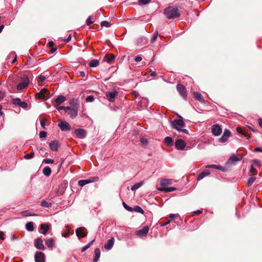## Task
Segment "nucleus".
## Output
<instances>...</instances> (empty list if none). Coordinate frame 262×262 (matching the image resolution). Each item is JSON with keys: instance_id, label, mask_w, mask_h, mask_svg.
Returning <instances> with one entry per match:
<instances>
[{"instance_id": "1", "label": "nucleus", "mask_w": 262, "mask_h": 262, "mask_svg": "<svg viewBox=\"0 0 262 262\" xmlns=\"http://www.w3.org/2000/svg\"><path fill=\"white\" fill-rule=\"evenodd\" d=\"M164 13L166 17L168 19H173L179 17L181 15V13L178 8L173 7H168L164 10Z\"/></svg>"}, {"instance_id": "2", "label": "nucleus", "mask_w": 262, "mask_h": 262, "mask_svg": "<svg viewBox=\"0 0 262 262\" xmlns=\"http://www.w3.org/2000/svg\"><path fill=\"white\" fill-rule=\"evenodd\" d=\"M171 126L173 128L177 129L179 132H182L184 134H188V132L186 129H182L185 125V123L182 119H174L171 121Z\"/></svg>"}, {"instance_id": "3", "label": "nucleus", "mask_w": 262, "mask_h": 262, "mask_svg": "<svg viewBox=\"0 0 262 262\" xmlns=\"http://www.w3.org/2000/svg\"><path fill=\"white\" fill-rule=\"evenodd\" d=\"M70 104L72 105V107H70V109L68 110L67 113L70 115L71 118L74 119L77 116L79 104L75 102L74 100L71 101Z\"/></svg>"}, {"instance_id": "4", "label": "nucleus", "mask_w": 262, "mask_h": 262, "mask_svg": "<svg viewBox=\"0 0 262 262\" xmlns=\"http://www.w3.org/2000/svg\"><path fill=\"white\" fill-rule=\"evenodd\" d=\"M29 83V80L27 76H24L21 78L20 81L17 85V89L18 91L22 90L26 88Z\"/></svg>"}, {"instance_id": "5", "label": "nucleus", "mask_w": 262, "mask_h": 262, "mask_svg": "<svg viewBox=\"0 0 262 262\" xmlns=\"http://www.w3.org/2000/svg\"><path fill=\"white\" fill-rule=\"evenodd\" d=\"M36 97L39 99L47 100L50 97V92L47 89L43 88L36 94Z\"/></svg>"}, {"instance_id": "6", "label": "nucleus", "mask_w": 262, "mask_h": 262, "mask_svg": "<svg viewBox=\"0 0 262 262\" xmlns=\"http://www.w3.org/2000/svg\"><path fill=\"white\" fill-rule=\"evenodd\" d=\"M43 239L40 237H38L34 240V245L36 249L44 250L45 249V247L43 244Z\"/></svg>"}, {"instance_id": "7", "label": "nucleus", "mask_w": 262, "mask_h": 262, "mask_svg": "<svg viewBox=\"0 0 262 262\" xmlns=\"http://www.w3.org/2000/svg\"><path fill=\"white\" fill-rule=\"evenodd\" d=\"M177 90L181 96H182L184 99L186 98L187 91L185 87L183 85L181 84H178L177 85Z\"/></svg>"}, {"instance_id": "8", "label": "nucleus", "mask_w": 262, "mask_h": 262, "mask_svg": "<svg viewBox=\"0 0 262 262\" xmlns=\"http://www.w3.org/2000/svg\"><path fill=\"white\" fill-rule=\"evenodd\" d=\"M66 100V97L63 95H59L54 99V106L57 107Z\"/></svg>"}, {"instance_id": "9", "label": "nucleus", "mask_w": 262, "mask_h": 262, "mask_svg": "<svg viewBox=\"0 0 262 262\" xmlns=\"http://www.w3.org/2000/svg\"><path fill=\"white\" fill-rule=\"evenodd\" d=\"M34 258L35 262H45V255L42 252H37Z\"/></svg>"}, {"instance_id": "10", "label": "nucleus", "mask_w": 262, "mask_h": 262, "mask_svg": "<svg viewBox=\"0 0 262 262\" xmlns=\"http://www.w3.org/2000/svg\"><path fill=\"white\" fill-rule=\"evenodd\" d=\"M74 132L76 137L79 139H83L86 136V131L84 129H76Z\"/></svg>"}, {"instance_id": "11", "label": "nucleus", "mask_w": 262, "mask_h": 262, "mask_svg": "<svg viewBox=\"0 0 262 262\" xmlns=\"http://www.w3.org/2000/svg\"><path fill=\"white\" fill-rule=\"evenodd\" d=\"M118 92L116 91L114 92H106L105 93V96L107 99V100L110 102H114L115 100V98L117 95Z\"/></svg>"}, {"instance_id": "12", "label": "nucleus", "mask_w": 262, "mask_h": 262, "mask_svg": "<svg viewBox=\"0 0 262 262\" xmlns=\"http://www.w3.org/2000/svg\"><path fill=\"white\" fill-rule=\"evenodd\" d=\"M222 132V129L219 124L213 125L212 127V133L215 136H219Z\"/></svg>"}, {"instance_id": "13", "label": "nucleus", "mask_w": 262, "mask_h": 262, "mask_svg": "<svg viewBox=\"0 0 262 262\" xmlns=\"http://www.w3.org/2000/svg\"><path fill=\"white\" fill-rule=\"evenodd\" d=\"M231 134V132L229 130L225 129L222 137L220 139V142L221 143L226 142L228 138L230 137Z\"/></svg>"}, {"instance_id": "14", "label": "nucleus", "mask_w": 262, "mask_h": 262, "mask_svg": "<svg viewBox=\"0 0 262 262\" xmlns=\"http://www.w3.org/2000/svg\"><path fill=\"white\" fill-rule=\"evenodd\" d=\"M58 126L62 131H68L71 129V126L70 124L66 121H61L58 124Z\"/></svg>"}, {"instance_id": "15", "label": "nucleus", "mask_w": 262, "mask_h": 262, "mask_svg": "<svg viewBox=\"0 0 262 262\" xmlns=\"http://www.w3.org/2000/svg\"><path fill=\"white\" fill-rule=\"evenodd\" d=\"M186 146L185 142L181 139L177 140L175 142L176 148L179 150L183 149Z\"/></svg>"}, {"instance_id": "16", "label": "nucleus", "mask_w": 262, "mask_h": 262, "mask_svg": "<svg viewBox=\"0 0 262 262\" xmlns=\"http://www.w3.org/2000/svg\"><path fill=\"white\" fill-rule=\"evenodd\" d=\"M148 230H149V228H148V226H145L143 227L142 229L138 230L136 234H137V235L139 236H145L147 234V233H148Z\"/></svg>"}, {"instance_id": "17", "label": "nucleus", "mask_w": 262, "mask_h": 262, "mask_svg": "<svg viewBox=\"0 0 262 262\" xmlns=\"http://www.w3.org/2000/svg\"><path fill=\"white\" fill-rule=\"evenodd\" d=\"M243 157V155H238V156H236L235 155H232L229 159V160L233 163V164H235L236 162L241 161Z\"/></svg>"}, {"instance_id": "18", "label": "nucleus", "mask_w": 262, "mask_h": 262, "mask_svg": "<svg viewBox=\"0 0 262 262\" xmlns=\"http://www.w3.org/2000/svg\"><path fill=\"white\" fill-rule=\"evenodd\" d=\"M49 147L51 150L56 151L58 149V142L56 140L51 141L49 143Z\"/></svg>"}, {"instance_id": "19", "label": "nucleus", "mask_w": 262, "mask_h": 262, "mask_svg": "<svg viewBox=\"0 0 262 262\" xmlns=\"http://www.w3.org/2000/svg\"><path fill=\"white\" fill-rule=\"evenodd\" d=\"M76 234L79 238L85 237L86 234L83 232V228L79 227L76 230Z\"/></svg>"}, {"instance_id": "20", "label": "nucleus", "mask_w": 262, "mask_h": 262, "mask_svg": "<svg viewBox=\"0 0 262 262\" xmlns=\"http://www.w3.org/2000/svg\"><path fill=\"white\" fill-rule=\"evenodd\" d=\"M114 237L110 238L108 241L107 243L104 245L105 249L108 250H111L114 245Z\"/></svg>"}, {"instance_id": "21", "label": "nucleus", "mask_w": 262, "mask_h": 262, "mask_svg": "<svg viewBox=\"0 0 262 262\" xmlns=\"http://www.w3.org/2000/svg\"><path fill=\"white\" fill-rule=\"evenodd\" d=\"M193 97L195 98V99L202 102H205V100H204L203 96L202 95L199 93L198 92H194L193 93Z\"/></svg>"}, {"instance_id": "22", "label": "nucleus", "mask_w": 262, "mask_h": 262, "mask_svg": "<svg viewBox=\"0 0 262 262\" xmlns=\"http://www.w3.org/2000/svg\"><path fill=\"white\" fill-rule=\"evenodd\" d=\"M210 174V172L208 170H204L201 172L197 177V180L200 181L204 177L209 176Z\"/></svg>"}, {"instance_id": "23", "label": "nucleus", "mask_w": 262, "mask_h": 262, "mask_svg": "<svg viewBox=\"0 0 262 262\" xmlns=\"http://www.w3.org/2000/svg\"><path fill=\"white\" fill-rule=\"evenodd\" d=\"M50 226L47 224H41L40 225V229L42 230V233L46 235L49 229Z\"/></svg>"}, {"instance_id": "24", "label": "nucleus", "mask_w": 262, "mask_h": 262, "mask_svg": "<svg viewBox=\"0 0 262 262\" xmlns=\"http://www.w3.org/2000/svg\"><path fill=\"white\" fill-rule=\"evenodd\" d=\"M100 256V250L99 249L97 248L95 250V257L93 260L94 262H97Z\"/></svg>"}, {"instance_id": "25", "label": "nucleus", "mask_w": 262, "mask_h": 262, "mask_svg": "<svg viewBox=\"0 0 262 262\" xmlns=\"http://www.w3.org/2000/svg\"><path fill=\"white\" fill-rule=\"evenodd\" d=\"M115 56L113 54H106L104 57V60L108 63H110L114 59Z\"/></svg>"}, {"instance_id": "26", "label": "nucleus", "mask_w": 262, "mask_h": 262, "mask_svg": "<svg viewBox=\"0 0 262 262\" xmlns=\"http://www.w3.org/2000/svg\"><path fill=\"white\" fill-rule=\"evenodd\" d=\"M172 183V180L170 179H163L160 182L161 186H165L167 185H170Z\"/></svg>"}, {"instance_id": "27", "label": "nucleus", "mask_w": 262, "mask_h": 262, "mask_svg": "<svg viewBox=\"0 0 262 262\" xmlns=\"http://www.w3.org/2000/svg\"><path fill=\"white\" fill-rule=\"evenodd\" d=\"M46 244L49 248H52L54 246V241L52 238L47 239Z\"/></svg>"}, {"instance_id": "28", "label": "nucleus", "mask_w": 262, "mask_h": 262, "mask_svg": "<svg viewBox=\"0 0 262 262\" xmlns=\"http://www.w3.org/2000/svg\"><path fill=\"white\" fill-rule=\"evenodd\" d=\"M256 175V174H253L250 176V178H249V180H248V183H247V184L249 186L252 185L253 184V183H254V182L255 181Z\"/></svg>"}, {"instance_id": "29", "label": "nucleus", "mask_w": 262, "mask_h": 262, "mask_svg": "<svg viewBox=\"0 0 262 262\" xmlns=\"http://www.w3.org/2000/svg\"><path fill=\"white\" fill-rule=\"evenodd\" d=\"M99 64V61L97 59H93L91 60L89 63V65L91 68H95L97 67Z\"/></svg>"}, {"instance_id": "30", "label": "nucleus", "mask_w": 262, "mask_h": 262, "mask_svg": "<svg viewBox=\"0 0 262 262\" xmlns=\"http://www.w3.org/2000/svg\"><path fill=\"white\" fill-rule=\"evenodd\" d=\"M42 172L45 176L48 177L51 173V169L49 166H46L43 168Z\"/></svg>"}, {"instance_id": "31", "label": "nucleus", "mask_w": 262, "mask_h": 262, "mask_svg": "<svg viewBox=\"0 0 262 262\" xmlns=\"http://www.w3.org/2000/svg\"><path fill=\"white\" fill-rule=\"evenodd\" d=\"M161 191H164L165 192H171L176 190V188L173 187H165V188H160L158 189Z\"/></svg>"}, {"instance_id": "32", "label": "nucleus", "mask_w": 262, "mask_h": 262, "mask_svg": "<svg viewBox=\"0 0 262 262\" xmlns=\"http://www.w3.org/2000/svg\"><path fill=\"white\" fill-rule=\"evenodd\" d=\"M164 142L168 146H171L173 144L172 138L170 137H166L164 139Z\"/></svg>"}, {"instance_id": "33", "label": "nucleus", "mask_w": 262, "mask_h": 262, "mask_svg": "<svg viewBox=\"0 0 262 262\" xmlns=\"http://www.w3.org/2000/svg\"><path fill=\"white\" fill-rule=\"evenodd\" d=\"M143 184V183L142 182H140L139 183H137L135 184V185H134L133 186H132L131 190L132 191H135V190L138 189L141 186H142Z\"/></svg>"}, {"instance_id": "34", "label": "nucleus", "mask_w": 262, "mask_h": 262, "mask_svg": "<svg viewBox=\"0 0 262 262\" xmlns=\"http://www.w3.org/2000/svg\"><path fill=\"white\" fill-rule=\"evenodd\" d=\"M26 228L29 231H32L34 230L33 223L32 222H29L26 224Z\"/></svg>"}, {"instance_id": "35", "label": "nucleus", "mask_w": 262, "mask_h": 262, "mask_svg": "<svg viewBox=\"0 0 262 262\" xmlns=\"http://www.w3.org/2000/svg\"><path fill=\"white\" fill-rule=\"evenodd\" d=\"M206 168H211L213 169H217L219 170H222V167L220 165H217L215 164L207 165L205 166Z\"/></svg>"}, {"instance_id": "36", "label": "nucleus", "mask_w": 262, "mask_h": 262, "mask_svg": "<svg viewBox=\"0 0 262 262\" xmlns=\"http://www.w3.org/2000/svg\"><path fill=\"white\" fill-rule=\"evenodd\" d=\"M158 34H159V32L158 31H156L154 32V33L153 34L152 36L150 39V42L151 43H154L155 42V41L156 40V39L158 37Z\"/></svg>"}, {"instance_id": "37", "label": "nucleus", "mask_w": 262, "mask_h": 262, "mask_svg": "<svg viewBox=\"0 0 262 262\" xmlns=\"http://www.w3.org/2000/svg\"><path fill=\"white\" fill-rule=\"evenodd\" d=\"M94 241L95 239H93L92 241H91L86 246L83 247L81 249V252H83L88 248H89L93 245Z\"/></svg>"}, {"instance_id": "38", "label": "nucleus", "mask_w": 262, "mask_h": 262, "mask_svg": "<svg viewBox=\"0 0 262 262\" xmlns=\"http://www.w3.org/2000/svg\"><path fill=\"white\" fill-rule=\"evenodd\" d=\"M52 204L51 203L47 202L45 200H43L41 203V206L43 207L49 208L51 206Z\"/></svg>"}, {"instance_id": "39", "label": "nucleus", "mask_w": 262, "mask_h": 262, "mask_svg": "<svg viewBox=\"0 0 262 262\" xmlns=\"http://www.w3.org/2000/svg\"><path fill=\"white\" fill-rule=\"evenodd\" d=\"M34 152L33 151H32L29 154L25 155L24 156V158L25 159L29 160V159H32L34 157Z\"/></svg>"}, {"instance_id": "40", "label": "nucleus", "mask_w": 262, "mask_h": 262, "mask_svg": "<svg viewBox=\"0 0 262 262\" xmlns=\"http://www.w3.org/2000/svg\"><path fill=\"white\" fill-rule=\"evenodd\" d=\"M56 107L57 108V109L58 111L63 110L65 111L66 112H68V110L70 109V106H58L57 107Z\"/></svg>"}, {"instance_id": "41", "label": "nucleus", "mask_w": 262, "mask_h": 262, "mask_svg": "<svg viewBox=\"0 0 262 262\" xmlns=\"http://www.w3.org/2000/svg\"><path fill=\"white\" fill-rule=\"evenodd\" d=\"M101 27H109L111 26V24L110 22L107 21H102L101 23Z\"/></svg>"}, {"instance_id": "42", "label": "nucleus", "mask_w": 262, "mask_h": 262, "mask_svg": "<svg viewBox=\"0 0 262 262\" xmlns=\"http://www.w3.org/2000/svg\"><path fill=\"white\" fill-rule=\"evenodd\" d=\"M21 100L19 98H15L13 99V103L14 104L19 106L21 102Z\"/></svg>"}, {"instance_id": "43", "label": "nucleus", "mask_w": 262, "mask_h": 262, "mask_svg": "<svg viewBox=\"0 0 262 262\" xmlns=\"http://www.w3.org/2000/svg\"><path fill=\"white\" fill-rule=\"evenodd\" d=\"M150 1L151 0H139L138 2L139 5H145L148 4L150 2Z\"/></svg>"}, {"instance_id": "44", "label": "nucleus", "mask_w": 262, "mask_h": 262, "mask_svg": "<svg viewBox=\"0 0 262 262\" xmlns=\"http://www.w3.org/2000/svg\"><path fill=\"white\" fill-rule=\"evenodd\" d=\"M135 210L137 212L141 213H143L144 212L143 210L140 207H139L138 206H136L135 207Z\"/></svg>"}, {"instance_id": "45", "label": "nucleus", "mask_w": 262, "mask_h": 262, "mask_svg": "<svg viewBox=\"0 0 262 262\" xmlns=\"http://www.w3.org/2000/svg\"><path fill=\"white\" fill-rule=\"evenodd\" d=\"M94 99V96L90 95L86 97V98L85 99V101L87 102H92V101H93Z\"/></svg>"}, {"instance_id": "46", "label": "nucleus", "mask_w": 262, "mask_h": 262, "mask_svg": "<svg viewBox=\"0 0 262 262\" xmlns=\"http://www.w3.org/2000/svg\"><path fill=\"white\" fill-rule=\"evenodd\" d=\"M43 162L46 164H51L54 162V160L51 159H44L43 160Z\"/></svg>"}, {"instance_id": "47", "label": "nucleus", "mask_w": 262, "mask_h": 262, "mask_svg": "<svg viewBox=\"0 0 262 262\" xmlns=\"http://www.w3.org/2000/svg\"><path fill=\"white\" fill-rule=\"evenodd\" d=\"M54 45V43L53 41H49L48 43V47L51 49H57V48H54L53 46Z\"/></svg>"}, {"instance_id": "48", "label": "nucleus", "mask_w": 262, "mask_h": 262, "mask_svg": "<svg viewBox=\"0 0 262 262\" xmlns=\"http://www.w3.org/2000/svg\"><path fill=\"white\" fill-rule=\"evenodd\" d=\"M39 135L40 138H45L47 136V133L44 131H42L39 133Z\"/></svg>"}, {"instance_id": "49", "label": "nucleus", "mask_w": 262, "mask_h": 262, "mask_svg": "<svg viewBox=\"0 0 262 262\" xmlns=\"http://www.w3.org/2000/svg\"><path fill=\"white\" fill-rule=\"evenodd\" d=\"M92 16H89L86 19V23L88 26L91 25L93 22L91 20Z\"/></svg>"}, {"instance_id": "50", "label": "nucleus", "mask_w": 262, "mask_h": 262, "mask_svg": "<svg viewBox=\"0 0 262 262\" xmlns=\"http://www.w3.org/2000/svg\"><path fill=\"white\" fill-rule=\"evenodd\" d=\"M28 106V104L26 102H24V101H21L20 103V105L19 106H21V107L23 108H26Z\"/></svg>"}, {"instance_id": "51", "label": "nucleus", "mask_w": 262, "mask_h": 262, "mask_svg": "<svg viewBox=\"0 0 262 262\" xmlns=\"http://www.w3.org/2000/svg\"><path fill=\"white\" fill-rule=\"evenodd\" d=\"M45 122H46V119H45V118L41 119V120L40 121L41 126L43 129H46V128H45Z\"/></svg>"}, {"instance_id": "52", "label": "nucleus", "mask_w": 262, "mask_h": 262, "mask_svg": "<svg viewBox=\"0 0 262 262\" xmlns=\"http://www.w3.org/2000/svg\"><path fill=\"white\" fill-rule=\"evenodd\" d=\"M123 205L124 206V207L127 210H128V211H132L133 209L132 207H129L128 206H127L124 202L123 203Z\"/></svg>"}, {"instance_id": "53", "label": "nucleus", "mask_w": 262, "mask_h": 262, "mask_svg": "<svg viewBox=\"0 0 262 262\" xmlns=\"http://www.w3.org/2000/svg\"><path fill=\"white\" fill-rule=\"evenodd\" d=\"M38 79L40 82H42L46 79V77L43 75H40L38 76Z\"/></svg>"}, {"instance_id": "54", "label": "nucleus", "mask_w": 262, "mask_h": 262, "mask_svg": "<svg viewBox=\"0 0 262 262\" xmlns=\"http://www.w3.org/2000/svg\"><path fill=\"white\" fill-rule=\"evenodd\" d=\"M236 130L238 133L242 134V135H245V132L241 127H237Z\"/></svg>"}, {"instance_id": "55", "label": "nucleus", "mask_w": 262, "mask_h": 262, "mask_svg": "<svg viewBox=\"0 0 262 262\" xmlns=\"http://www.w3.org/2000/svg\"><path fill=\"white\" fill-rule=\"evenodd\" d=\"M78 184L79 185V186H81V187H83L84 186V185H85L83 180H79L78 182Z\"/></svg>"}, {"instance_id": "56", "label": "nucleus", "mask_w": 262, "mask_h": 262, "mask_svg": "<svg viewBox=\"0 0 262 262\" xmlns=\"http://www.w3.org/2000/svg\"><path fill=\"white\" fill-rule=\"evenodd\" d=\"M202 210H198L196 211H193L192 213L193 215H197L200 214L201 213H202Z\"/></svg>"}, {"instance_id": "57", "label": "nucleus", "mask_w": 262, "mask_h": 262, "mask_svg": "<svg viewBox=\"0 0 262 262\" xmlns=\"http://www.w3.org/2000/svg\"><path fill=\"white\" fill-rule=\"evenodd\" d=\"M250 172H254V173H255V174H256L257 173V171L253 167V165H251V167H250Z\"/></svg>"}, {"instance_id": "58", "label": "nucleus", "mask_w": 262, "mask_h": 262, "mask_svg": "<svg viewBox=\"0 0 262 262\" xmlns=\"http://www.w3.org/2000/svg\"><path fill=\"white\" fill-rule=\"evenodd\" d=\"M5 92L0 91V101H1L4 97H5Z\"/></svg>"}, {"instance_id": "59", "label": "nucleus", "mask_w": 262, "mask_h": 262, "mask_svg": "<svg viewBox=\"0 0 262 262\" xmlns=\"http://www.w3.org/2000/svg\"><path fill=\"white\" fill-rule=\"evenodd\" d=\"M141 142L144 145H147L148 143L147 140L145 139H141Z\"/></svg>"}, {"instance_id": "60", "label": "nucleus", "mask_w": 262, "mask_h": 262, "mask_svg": "<svg viewBox=\"0 0 262 262\" xmlns=\"http://www.w3.org/2000/svg\"><path fill=\"white\" fill-rule=\"evenodd\" d=\"M142 58L140 56H137L135 58V60L137 62H139L141 61Z\"/></svg>"}, {"instance_id": "61", "label": "nucleus", "mask_w": 262, "mask_h": 262, "mask_svg": "<svg viewBox=\"0 0 262 262\" xmlns=\"http://www.w3.org/2000/svg\"><path fill=\"white\" fill-rule=\"evenodd\" d=\"M178 214H170L169 216V217L170 219H173L176 217H177L178 216Z\"/></svg>"}, {"instance_id": "62", "label": "nucleus", "mask_w": 262, "mask_h": 262, "mask_svg": "<svg viewBox=\"0 0 262 262\" xmlns=\"http://www.w3.org/2000/svg\"><path fill=\"white\" fill-rule=\"evenodd\" d=\"M253 163L256 166H259V161L258 160H254Z\"/></svg>"}, {"instance_id": "63", "label": "nucleus", "mask_w": 262, "mask_h": 262, "mask_svg": "<svg viewBox=\"0 0 262 262\" xmlns=\"http://www.w3.org/2000/svg\"><path fill=\"white\" fill-rule=\"evenodd\" d=\"M69 236H70L69 232H67L62 234V236H63L64 237H68Z\"/></svg>"}, {"instance_id": "64", "label": "nucleus", "mask_w": 262, "mask_h": 262, "mask_svg": "<svg viewBox=\"0 0 262 262\" xmlns=\"http://www.w3.org/2000/svg\"><path fill=\"white\" fill-rule=\"evenodd\" d=\"M254 151H255L261 152H262V148H261L260 147H256L254 149Z\"/></svg>"}]
</instances>
